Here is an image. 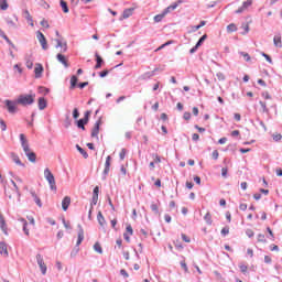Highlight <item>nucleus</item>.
Segmentation results:
<instances>
[{
	"label": "nucleus",
	"instance_id": "1",
	"mask_svg": "<svg viewBox=\"0 0 282 282\" xmlns=\"http://www.w3.org/2000/svg\"><path fill=\"white\" fill-rule=\"evenodd\" d=\"M20 142L29 162H32V163L36 162V153H34L30 149V142H28V138H25V134L23 133L20 134Z\"/></svg>",
	"mask_w": 282,
	"mask_h": 282
},
{
	"label": "nucleus",
	"instance_id": "2",
	"mask_svg": "<svg viewBox=\"0 0 282 282\" xmlns=\"http://www.w3.org/2000/svg\"><path fill=\"white\" fill-rule=\"evenodd\" d=\"M78 228V238H77V242L76 246L74 247V249L70 252V257L74 259V257H76V254H78V252H80V245L83 243V241L85 240V230L83 229L82 225L77 226Z\"/></svg>",
	"mask_w": 282,
	"mask_h": 282
},
{
	"label": "nucleus",
	"instance_id": "3",
	"mask_svg": "<svg viewBox=\"0 0 282 282\" xmlns=\"http://www.w3.org/2000/svg\"><path fill=\"white\" fill-rule=\"evenodd\" d=\"M34 98H36V95H20L17 99V102L19 105H22V107H28V105H34Z\"/></svg>",
	"mask_w": 282,
	"mask_h": 282
},
{
	"label": "nucleus",
	"instance_id": "4",
	"mask_svg": "<svg viewBox=\"0 0 282 282\" xmlns=\"http://www.w3.org/2000/svg\"><path fill=\"white\" fill-rule=\"evenodd\" d=\"M44 177L48 182L51 191H56V178L48 167L44 170Z\"/></svg>",
	"mask_w": 282,
	"mask_h": 282
},
{
	"label": "nucleus",
	"instance_id": "5",
	"mask_svg": "<svg viewBox=\"0 0 282 282\" xmlns=\"http://www.w3.org/2000/svg\"><path fill=\"white\" fill-rule=\"evenodd\" d=\"M4 105L7 107L8 112L11 113L12 116H14V113L19 111V108L17 107L19 102H17V99L15 100L6 99Z\"/></svg>",
	"mask_w": 282,
	"mask_h": 282
},
{
	"label": "nucleus",
	"instance_id": "6",
	"mask_svg": "<svg viewBox=\"0 0 282 282\" xmlns=\"http://www.w3.org/2000/svg\"><path fill=\"white\" fill-rule=\"evenodd\" d=\"M36 261L42 274H47V265L45 264V261L43 260V256H41V253L36 254Z\"/></svg>",
	"mask_w": 282,
	"mask_h": 282
},
{
	"label": "nucleus",
	"instance_id": "7",
	"mask_svg": "<svg viewBox=\"0 0 282 282\" xmlns=\"http://www.w3.org/2000/svg\"><path fill=\"white\" fill-rule=\"evenodd\" d=\"M36 37L37 41L40 42L42 50L46 51L48 48L47 46V39H45V35L43 34V32L37 31L36 32Z\"/></svg>",
	"mask_w": 282,
	"mask_h": 282
},
{
	"label": "nucleus",
	"instance_id": "8",
	"mask_svg": "<svg viewBox=\"0 0 282 282\" xmlns=\"http://www.w3.org/2000/svg\"><path fill=\"white\" fill-rule=\"evenodd\" d=\"M111 169V155H108L106 158V163H105V169H104V172H102V180H107V176L109 175V171Z\"/></svg>",
	"mask_w": 282,
	"mask_h": 282
},
{
	"label": "nucleus",
	"instance_id": "9",
	"mask_svg": "<svg viewBox=\"0 0 282 282\" xmlns=\"http://www.w3.org/2000/svg\"><path fill=\"white\" fill-rule=\"evenodd\" d=\"M102 124V119H98L96 122H95V126L91 130V138H97L98 140V133H100V126Z\"/></svg>",
	"mask_w": 282,
	"mask_h": 282
},
{
	"label": "nucleus",
	"instance_id": "10",
	"mask_svg": "<svg viewBox=\"0 0 282 282\" xmlns=\"http://www.w3.org/2000/svg\"><path fill=\"white\" fill-rule=\"evenodd\" d=\"M43 72H45V68H43V64L36 63L34 68L35 78H42Z\"/></svg>",
	"mask_w": 282,
	"mask_h": 282
},
{
	"label": "nucleus",
	"instance_id": "11",
	"mask_svg": "<svg viewBox=\"0 0 282 282\" xmlns=\"http://www.w3.org/2000/svg\"><path fill=\"white\" fill-rule=\"evenodd\" d=\"M56 59L58 61V63H62V65H64L66 69L69 67V62L67 61V57H65V55H63L62 53H58L56 55Z\"/></svg>",
	"mask_w": 282,
	"mask_h": 282
},
{
	"label": "nucleus",
	"instance_id": "12",
	"mask_svg": "<svg viewBox=\"0 0 282 282\" xmlns=\"http://www.w3.org/2000/svg\"><path fill=\"white\" fill-rule=\"evenodd\" d=\"M11 160L12 162H14V164H17L18 166H22L23 169H25V165L23 162H21V159L19 158V154L12 152L11 153Z\"/></svg>",
	"mask_w": 282,
	"mask_h": 282
},
{
	"label": "nucleus",
	"instance_id": "13",
	"mask_svg": "<svg viewBox=\"0 0 282 282\" xmlns=\"http://www.w3.org/2000/svg\"><path fill=\"white\" fill-rule=\"evenodd\" d=\"M30 193H31V197H33V200L35 202L36 206H39V208H43V203L41 202V198L36 195V192H34V189H31Z\"/></svg>",
	"mask_w": 282,
	"mask_h": 282
},
{
	"label": "nucleus",
	"instance_id": "14",
	"mask_svg": "<svg viewBox=\"0 0 282 282\" xmlns=\"http://www.w3.org/2000/svg\"><path fill=\"white\" fill-rule=\"evenodd\" d=\"M18 221L22 224V230L26 237H30V229H28V220L25 218H19Z\"/></svg>",
	"mask_w": 282,
	"mask_h": 282
},
{
	"label": "nucleus",
	"instance_id": "15",
	"mask_svg": "<svg viewBox=\"0 0 282 282\" xmlns=\"http://www.w3.org/2000/svg\"><path fill=\"white\" fill-rule=\"evenodd\" d=\"M69 204H72V197L65 196L62 200V208L64 212H67V209L69 208Z\"/></svg>",
	"mask_w": 282,
	"mask_h": 282
},
{
	"label": "nucleus",
	"instance_id": "16",
	"mask_svg": "<svg viewBox=\"0 0 282 282\" xmlns=\"http://www.w3.org/2000/svg\"><path fill=\"white\" fill-rule=\"evenodd\" d=\"M95 57H96L95 69H100V67H102V65L105 64V59H102V56H100L98 53L95 54Z\"/></svg>",
	"mask_w": 282,
	"mask_h": 282
},
{
	"label": "nucleus",
	"instance_id": "17",
	"mask_svg": "<svg viewBox=\"0 0 282 282\" xmlns=\"http://www.w3.org/2000/svg\"><path fill=\"white\" fill-rule=\"evenodd\" d=\"M22 15L30 23L31 28H34V20L32 19V15L30 14V11L29 10H24Z\"/></svg>",
	"mask_w": 282,
	"mask_h": 282
},
{
	"label": "nucleus",
	"instance_id": "18",
	"mask_svg": "<svg viewBox=\"0 0 282 282\" xmlns=\"http://www.w3.org/2000/svg\"><path fill=\"white\" fill-rule=\"evenodd\" d=\"M0 228L4 235H8V225L6 224V218L0 214Z\"/></svg>",
	"mask_w": 282,
	"mask_h": 282
},
{
	"label": "nucleus",
	"instance_id": "19",
	"mask_svg": "<svg viewBox=\"0 0 282 282\" xmlns=\"http://www.w3.org/2000/svg\"><path fill=\"white\" fill-rule=\"evenodd\" d=\"M37 105H39L40 111H43V109H46L47 100L45 99V97H40L39 101H37Z\"/></svg>",
	"mask_w": 282,
	"mask_h": 282
},
{
	"label": "nucleus",
	"instance_id": "20",
	"mask_svg": "<svg viewBox=\"0 0 282 282\" xmlns=\"http://www.w3.org/2000/svg\"><path fill=\"white\" fill-rule=\"evenodd\" d=\"M97 221H98L99 226H101V228H105L107 220L105 219V216H102V212H98Z\"/></svg>",
	"mask_w": 282,
	"mask_h": 282
},
{
	"label": "nucleus",
	"instance_id": "21",
	"mask_svg": "<svg viewBox=\"0 0 282 282\" xmlns=\"http://www.w3.org/2000/svg\"><path fill=\"white\" fill-rule=\"evenodd\" d=\"M159 70H160V68H154V69L151 70V72L144 73V74L142 75V79H143V80H147V79H149V78H153V76H155V73L159 72Z\"/></svg>",
	"mask_w": 282,
	"mask_h": 282
},
{
	"label": "nucleus",
	"instance_id": "22",
	"mask_svg": "<svg viewBox=\"0 0 282 282\" xmlns=\"http://www.w3.org/2000/svg\"><path fill=\"white\" fill-rule=\"evenodd\" d=\"M0 254H2V257H8V245L6 242H0Z\"/></svg>",
	"mask_w": 282,
	"mask_h": 282
},
{
	"label": "nucleus",
	"instance_id": "23",
	"mask_svg": "<svg viewBox=\"0 0 282 282\" xmlns=\"http://www.w3.org/2000/svg\"><path fill=\"white\" fill-rule=\"evenodd\" d=\"M88 123H89V121H87L84 118L76 121L77 128L82 129L83 131H85V126H87Z\"/></svg>",
	"mask_w": 282,
	"mask_h": 282
},
{
	"label": "nucleus",
	"instance_id": "24",
	"mask_svg": "<svg viewBox=\"0 0 282 282\" xmlns=\"http://www.w3.org/2000/svg\"><path fill=\"white\" fill-rule=\"evenodd\" d=\"M78 87V77L76 75H73L70 77V87L69 89H76Z\"/></svg>",
	"mask_w": 282,
	"mask_h": 282
},
{
	"label": "nucleus",
	"instance_id": "25",
	"mask_svg": "<svg viewBox=\"0 0 282 282\" xmlns=\"http://www.w3.org/2000/svg\"><path fill=\"white\" fill-rule=\"evenodd\" d=\"M133 10L135 9L134 8L124 9L122 13L123 19H129V17H132Z\"/></svg>",
	"mask_w": 282,
	"mask_h": 282
},
{
	"label": "nucleus",
	"instance_id": "26",
	"mask_svg": "<svg viewBox=\"0 0 282 282\" xmlns=\"http://www.w3.org/2000/svg\"><path fill=\"white\" fill-rule=\"evenodd\" d=\"M59 6H61L64 14L69 13V7L67 6V2L65 0H61Z\"/></svg>",
	"mask_w": 282,
	"mask_h": 282
},
{
	"label": "nucleus",
	"instance_id": "27",
	"mask_svg": "<svg viewBox=\"0 0 282 282\" xmlns=\"http://www.w3.org/2000/svg\"><path fill=\"white\" fill-rule=\"evenodd\" d=\"M173 10H177V2H174L173 4L165 8L163 12L164 14H169L170 12H173Z\"/></svg>",
	"mask_w": 282,
	"mask_h": 282
},
{
	"label": "nucleus",
	"instance_id": "28",
	"mask_svg": "<svg viewBox=\"0 0 282 282\" xmlns=\"http://www.w3.org/2000/svg\"><path fill=\"white\" fill-rule=\"evenodd\" d=\"M273 43L275 47H282L281 34H278L273 37Z\"/></svg>",
	"mask_w": 282,
	"mask_h": 282
},
{
	"label": "nucleus",
	"instance_id": "29",
	"mask_svg": "<svg viewBox=\"0 0 282 282\" xmlns=\"http://www.w3.org/2000/svg\"><path fill=\"white\" fill-rule=\"evenodd\" d=\"M76 149L77 151L83 155V158L85 160H87V158H89V154L87 153V151H85V149H83L82 147H79L78 144H76Z\"/></svg>",
	"mask_w": 282,
	"mask_h": 282
},
{
	"label": "nucleus",
	"instance_id": "30",
	"mask_svg": "<svg viewBox=\"0 0 282 282\" xmlns=\"http://www.w3.org/2000/svg\"><path fill=\"white\" fill-rule=\"evenodd\" d=\"M204 220L206 221L207 226H213V216L209 214V212H207L204 216Z\"/></svg>",
	"mask_w": 282,
	"mask_h": 282
},
{
	"label": "nucleus",
	"instance_id": "31",
	"mask_svg": "<svg viewBox=\"0 0 282 282\" xmlns=\"http://www.w3.org/2000/svg\"><path fill=\"white\" fill-rule=\"evenodd\" d=\"M1 39H4L6 42L8 43V45H10V47H12L13 50H17V46L14 45V43H12L10 41V37H8V35H6V33L1 35Z\"/></svg>",
	"mask_w": 282,
	"mask_h": 282
},
{
	"label": "nucleus",
	"instance_id": "32",
	"mask_svg": "<svg viewBox=\"0 0 282 282\" xmlns=\"http://www.w3.org/2000/svg\"><path fill=\"white\" fill-rule=\"evenodd\" d=\"M259 105L262 108V113H270V109L268 108V105L265 104V101H259Z\"/></svg>",
	"mask_w": 282,
	"mask_h": 282
},
{
	"label": "nucleus",
	"instance_id": "33",
	"mask_svg": "<svg viewBox=\"0 0 282 282\" xmlns=\"http://www.w3.org/2000/svg\"><path fill=\"white\" fill-rule=\"evenodd\" d=\"M164 17H166V13H164V11L162 13H160V14H156L154 17V22L155 23H160L162 21V19H164Z\"/></svg>",
	"mask_w": 282,
	"mask_h": 282
},
{
	"label": "nucleus",
	"instance_id": "34",
	"mask_svg": "<svg viewBox=\"0 0 282 282\" xmlns=\"http://www.w3.org/2000/svg\"><path fill=\"white\" fill-rule=\"evenodd\" d=\"M206 39H208V35H206V34L202 35L196 43L197 47H202V45H204V41H206Z\"/></svg>",
	"mask_w": 282,
	"mask_h": 282
},
{
	"label": "nucleus",
	"instance_id": "35",
	"mask_svg": "<svg viewBox=\"0 0 282 282\" xmlns=\"http://www.w3.org/2000/svg\"><path fill=\"white\" fill-rule=\"evenodd\" d=\"M94 251L98 252V254H102V247L100 246V242H96L94 245Z\"/></svg>",
	"mask_w": 282,
	"mask_h": 282
},
{
	"label": "nucleus",
	"instance_id": "36",
	"mask_svg": "<svg viewBox=\"0 0 282 282\" xmlns=\"http://www.w3.org/2000/svg\"><path fill=\"white\" fill-rule=\"evenodd\" d=\"M37 89H39V94H43L44 96H47V94H50V88L40 86Z\"/></svg>",
	"mask_w": 282,
	"mask_h": 282
},
{
	"label": "nucleus",
	"instance_id": "37",
	"mask_svg": "<svg viewBox=\"0 0 282 282\" xmlns=\"http://www.w3.org/2000/svg\"><path fill=\"white\" fill-rule=\"evenodd\" d=\"M239 54H240V56H242L245 58V61L247 63H249V61H251L250 54H248V53H246L243 51H240Z\"/></svg>",
	"mask_w": 282,
	"mask_h": 282
},
{
	"label": "nucleus",
	"instance_id": "38",
	"mask_svg": "<svg viewBox=\"0 0 282 282\" xmlns=\"http://www.w3.org/2000/svg\"><path fill=\"white\" fill-rule=\"evenodd\" d=\"M220 235H223V237L230 235V227H228V226L224 227L220 231Z\"/></svg>",
	"mask_w": 282,
	"mask_h": 282
},
{
	"label": "nucleus",
	"instance_id": "39",
	"mask_svg": "<svg viewBox=\"0 0 282 282\" xmlns=\"http://www.w3.org/2000/svg\"><path fill=\"white\" fill-rule=\"evenodd\" d=\"M64 127L65 129H69V127H72V119H69V115L66 116Z\"/></svg>",
	"mask_w": 282,
	"mask_h": 282
},
{
	"label": "nucleus",
	"instance_id": "40",
	"mask_svg": "<svg viewBox=\"0 0 282 282\" xmlns=\"http://www.w3.org/2000/svg\"><path fill=\"white\" fill-rule=\"evenodd\" d=\"M227 32H237V25L235 23H230L227 25Z\"/></svg>",
	"mask_w": 282,
	"mask_h": 282
},
{
	"label": "nucleus",
	"instance_id": "41",
	"mask_svg": "<svg viewBox=\"0 0 282 282\" xmlns=\"http://www.w3.org/2000/svg\"><path fill=\"white\" fill-rule=\"evenodd\" d=\"M258 241L260 243H268V240L265 239V235H263V234L258 235Z\"/></svg>",
	"mask_w": 282,
	"mask_h": 282
},
{
	"label": "nucleus",
	"instance_id": "42",
	"mask_svg": "<svg viewBox=\"0 0 282 282\" xmlns=\"http://www.w3.org/2000/svg\"><path fill=\"white\" fill-rule=\"evenodd\" d=\"M242 28L245 30V32H241L242 36H246V34H248L250 32V26L248 25V23H243Z\"/></svg>",
	"mask_w": 282,
	"mask_h": 282
},
{
	"label": "nucleus",
	"instance_id": "43",
	"mask_svg": "<svg viewBox=\"0 0 282 282\" xmlns=\"http://www.w3.org/2000/svg\"><path fill=\"white\" fill-rule=\"evenodd\" d=\"M0 10H8V1L0 0Z\"/></svg>",
	"mask_w": 282,
	"mask_h": 282
},
{
	"label": "nucleus",
	"instance_id": "44",
	"mask_svg": "<svg viewBox=\"0 0 282 282\" xmlns=\"http://www.w3.org/2000/svg\"><path fill=\"white\" fill-rule=\"evenodd\" d=\"M0 129L1 131H7L8 130V124L3 119H0Z\"/></svg>",
	"mask_w": 282,
	"mask_h": 282
},
{
	"label": "nucleus",
	"instance_id": "45",
	"mask_svg": "<svg viewBox=\"0 0 282 282\" xmlns=\"http://www.w3.org/2000/svg\"><path fill=\"white\" fill-rule=\"evenodd\" d=\"M73 118L74 120H78V118H80V112L78 111V108H74Z\"/></svg>",
	"mask_w": 282,
	"mask_h": 282
},
{
	"label": "nucleus",
	"instance_id": "46",
	"mask_svg": "<svg viewBox=\"0 0 282 282\" xmlns=\"http://www.w3.org/2000/svg\"><path fill=\"white\" fill-rule=\"evenodd\" d=\"M250 6H252V0H247V1H245L241 7H242L245 10H248V8H250Z\"/></svg>",
	"mask_w": 282,
	"mask_h": 282
},
{
	"label": "nucleus",
	"instance_id": "47",
	"mask_svg": "<svg viewBox=\"0 0 282 282\" xmlns=\"http://www.w3.org/2000/svg\"><path fill=\"white\" fill-rule=\"evenodd\" d=\"M261 56H263V58H265V61H268L270 63V65H272V57H270V55L265 54V53H261Z\"/></svg>",
	"mask_w": 282,
	"mask_h": 282
},
{
	"label": "nucleus",
	"instance_id": "48",
	"mask_svg": "<svg viewBox=\"0 0 282 282\" xmlns=\"http://www.w3.org/2000/svg\"><path fill=\"white\" fill-rule=\"evenodd\" d=\"M55 42L57 43V44L55 45L56 50H58V47H63V45H64L63 40H61V39H55Z\"/></svg>",
	"mask_w": 282,
	"mask_h": 282
},
{
	"label": "nucleus",
	"instance_id": "49",
	"mask_svg": "<svg viewBox=\"0 0 282 282\" xmlns=\"http://www.w3.org/2000/svg\"><path fill=\"white\" fill-rule=\"evenodd\" d=\"M151 210H152V213H155V215H158V213H160V209L158 208V204H152Z\"/></svg>",
	"mask_w": 282,
	"mask_h": 282
},
{
	"label": "nucleus",
	"instance_id": "50",
	"mask_svg": "<svg viewBox=\"0 0 282 282\" xmlns=\"http://www.w3.org/2000/svg\"><path fill=\"white\" fill-rule=\"evenodd\" d=\"M100 78H106V76H109V69H105L99 73Z\"/></svg>",
	"mask_w": 282,
	"mask_h": 282
},
{
	"label": "nucleus",
	"instance_id": "51",
	"mask_svg": "<svg viewBox=\"0 0 282 282\" xmlns=\"http://www.w3.org/2000/svg\"><path fill=\"white\" fill-rule=\"evenodd\" d=\"M126 155H127V149H122V150L120 151V153H119L120 160H124Z\"/></svg>",
	"mask_w": 282,
	"mask_h": 282
},
{
	"label": "nucleus",
	"instance_id": "52",
	"mask_svg": "<svg viewBox=\"0 0 282 282\" xmlns=\"http://www.w3.org/2000/svg\"><path fill=\"white\" fill-rule=\"evenodd\" d=\"M212 158H213V160H219V151L214 150L212 153Z\"/></svg>",
	"mask_w": 282,
	"mask_h": 282
},
{
	"label": "nucleus",
	"instance_id": "53",
	"mask_svg": "<svg viewBox=\"0 0 282 282\" xmlns=\"http://www.w3.org/2000/svg\"><path fill=\"white\" fill-rule=\"evenodd\" d=\"M120 274H121V276H122L123 279H129V273L127 272V270L121 269V270H120Z\"/></svg>",
	"mask_w": 282,
	"mask_h": 282
},
{
	"label": "nucleus",
	"instance_id": "54",
	"mask_svg": "<svg viewBox=\"0 0 282 282\" xmlns=\"http://www.w3.org/2000/svg\"><path fill=\"white\" fill-rule=\"evenodd\" d=\"M267 231L269 232V238L271 239V241H274V232H272V229L268 227Z\"/></svg>",
	"mask_w": 282,
	"mask_h": 282
},
{
	"label": "nucleus",
	"instance_id": "55",
	"mask_svg": "<svg viewBox=\"0 0 282 282\" xmlns=\"http://www.w3.org/2000/svg\"><path fill=\"white\" fill-rule=\"evenodd\" d=\"M218 80H226V75H224V73L219 72L216 74Z\"/></svg>",
	"mask_w": 282,
	"mask_h": 282
},
{
	"label": "nucleus",
	"instance_id": "56",
	"mask_svg": "<svg viewBox=\"0 0 282 282\" xmlns=\"http://www.w3.org/2000/svg\"><path fill=\"white\" fill-rule=\"evenodd\" d=\"M221 175L226 180V177H228V167H223L221 169Z\"/></svg>",
	"mask_w": 282,
	"mask_h": 282
},
{
	"label": "nucleus",
	"instance_id": "57",
	"mask_svg": "<svg viewBox=\"0 0 282 282\" xmlns=\"http://www.w3.org/2000/svg\"><path fill=\"white\" fill-rule=\"evenodd\" d=\"M183 241H185V243H191V238L188 236H186L185 234L181 235Z\"/></svg>",
	"mask_w": 282,
	"mask_h": 282
},
{
	"label": "nucleus",
	"instance_id": "58",
	"mask_svg": "<svg viewBox=\"0 0 282 282\" xmlns=\"http://www.w3.org/2000/svg\"><path fill=\"white\" fill-rule=\"evenodd\" d=\"M246 235L251 239V237H254V231L252 229H247Z\"/></svg>",
	"mask_w": 282,
	"mask_h": 282
},
{
	"label": "nucleus",
	"instance_id": "59",
	"mask_svg": "<svg viewBox=\"0 0 282 282\" xmlns=\"http://www.w3.org/2000/svg\"><path fill=\"white\" fill-rule=\"evenodd\" d=\"M91 116V111L87 110L84 115V120H86L87 122H89V117Z\"/></svg>",
	"mask_w": 282,
	"mask_h": 282
},
{
	"label": "nucleus",
	"instance_id": "60",
	"mask_svg": "<svg viewBox=\"0 0 282 282\" xmlns=\"http://www.w3.org/2000/svg\"><path fill=\"white\" fill-rule=\"evenodd\" d=\"M96 204H98V196L93 195V199H91V206H96Z\"/></svg>",
	"mask_w": 282,
	"mask_h": 282
},
{
	"label": "nucleus",
	"instance_id": "61",
	"mask_svg": "<svg viewBox=\"0 0 282 282\" xmlns=\"http://www.w3.org/2000/svg\"><path fill=\"white\" fill-rule=\"evenodd\" d=\"M281 138H282L281 133L273 134L274 142L281 141Z\"/></svg>",
	"mask_w": 282,
	"mask_h": 282
},
{
	"label": "nucleus",
	"instance_id": "62",
	"mask_svg": "<svg viewBox=\"0 0 282 282\" xmlns=\"http://www.w3.org/2000/svg\"><path fill=\"white\" fill-rule=\"evenodd\" d=\"M26 67L28 69H32L34 67V63L30 59H26Z\"/></svg>",
	"mask_w": 282,
	"mask_h": 282
},
{
	"label": "nucleus",
	"instance_id": "63",
	"mask_svg": "<svg viewBox=\"0 0 282 282\" xmlns=\"http://www.w3.org/2000/svg\"><path fill=\"white\" fill-rule=\"evenodd\" d=\"M99 193H100V187L99 186H95L94 191H93V195L98 196Z\"/></svg>",
	"mask_w": 282,
	"mask_h": 282
},
{
	"label": "nucleus",
	"instance_id": "64",
	"mask_svg": "<svg viewBox=\"0 0 282 282\" xmlns=\"http://www.w3.org/2000/svg\"><path fill=\"white\" fill-rule=\"evenodd\" d=\"M184 120H191V112L186 111L183 115Z\"/></svg>",
	"mask_w": 282,
	"mask_h": 282
}]
</instances>
